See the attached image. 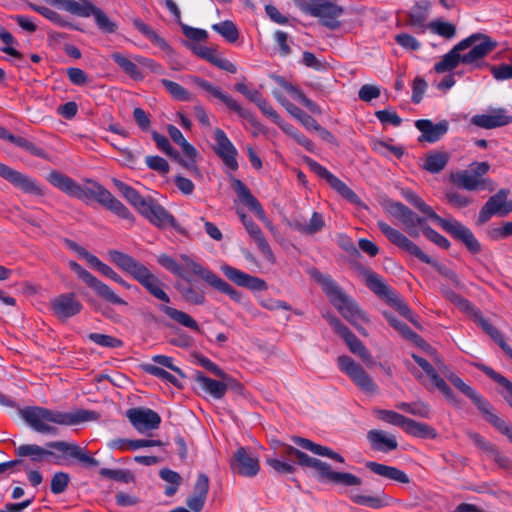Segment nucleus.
Instances as JSON below:
<instances>
[{
  "label": "nucleus",
  "mask_w": 512,
  "mask_h": 512,
  "mask_svg": "<svg viewBox=\"0 0 512 512\" xmlns=\"http://www.w3.org/2000/svg\"><path fill=\"white\" fill-rule=\"evenodd\" d=\"M47 181L70 197L82 201L94 199L117 216L131 222L134 221V216L129 209L97 182H90L92 187H83L69 176L56 170L48 174Z\"/></svg>",
  "instance_id": "obj_1"
},
{
  "label": "nucleus",
  "mask_w": 512,
  "mask_h": 512,
  "mask_svg": "<svg viewBox=\"0 0 512 512\" xmlns=\"http://www.w3.org/2000/svg\"><path fill=\"white\" fill-rule=\"evenodd\" d=\"M19 413L34 431L50 435L58 434V429L54 425L74 426L97 418L96 412L85 409L61 412L40 406L24 407Z\"/></svg>",
  "instance_id": "obj_2"
},
{
  "label": "nucleus",
  "mask_w": 512,
  "mask_h": 512,
  "mask_svg": "<svg viewBox=\"0 0 512 512\" xmlns=\"http://www.w3.org/2000/svg\"><path fill=\"white\" fill-rule=\"evenodd\" d=\"M179 259L182 264L178 263L175 259L167 254H160L157 257V262L164 269L180 278L185 279L186 271H189L193 275L201 278L213 289L229 296L236 303L241 302V292L234 289L228 282L219 277L213 271L204 267L202 264L198 263L187 254H180Z\"/></svg>",
  "instance_id": "obj_3"
},
{
  "label": "nucleus",
  "mask_w": 512,
  "mask_h": 512,
  "mask_svg": "<svg viewBox=\"0 0 512 512\" xmlns=\"http://www.w3.org/2000/svg\"><path fill=\"white\" fill-rule=\"evenodd\" d=\"M308 273L310 277L321 286L323 292L339 313L353 325L359 333L366 336L367 332L362 325L368 323L369 318L356 301L347 295L330 275L321 273L317 268H311Z\"/></svg>",
  "instance_id": "obj_4"
},
{
  "label": "nucleus",
  "mask_w": 512,
  "mask_h": 512,
  "mask_svg": "<svg viewBox=\"0 0 512 512\" xmlns=\"http://www.w3.org/2000/svg\"><path fill=\"white\" fill-rule=\"evenodd\" d=\"M420 347L434 357V362L437 367L436 370H439L460 392L470 398L484 415L486 421L501 434L505 435L512 443V426L493 412L491 404L474 388L467 385L459 376L450 371L432 347L431 349L427 348V346Z\"/></svg>",
  "instance_id": "obj_5"
},
{
  "label": "nucleus",
  "mask_w": 512,
  "mask_h": 512,
  "mask_svg": "<svg viewBox=\"0 0 512 512\" xmlns=\"http://www.w3.org/2000/svg\"><path fill=\"white\" fill-rule=\"evenodd\" d=\"M402 196L406 201H408L421 213L425 214L427 217L433 220L453 238L461 241L472 254H477L481 251V244L476 239L473 232L461 222L455 219H444L440 217L435 213L432 207L427 205L415 192L410 189L402 190Z\"/></svg>",
  "instance_id": "obj_6"
},
{
  "label": "nucleus",
  "mask_w": 512,
  "mask_h": 512,
  "mask_svg": "<svg viewBox=\"0 0 512 512\" xmlns=\"http://www.w3.org/2000/svg\"><path fill=\"white\" fill-rule=\"evenodd\" d=\"M110 260L123 272L138 281L155 298L169 303L170 298L161 288L162 283L143 263L118 250L108 252Z\"/></svg>",
  "instance_id": "obj_7"
},
{
  "label": "nucleus",
  "mask_w": 512,
  "mask_h": 512,
  "mask_svg": "<svg viewBox=\"0 0 512 512\" xmlns=\"http://www.w3.org/2000/svg\"><path fill=\"white\" fill-rule=\"evenodd\" d=\"M377 226L383 235L394 245L405 251L406 253L415 256L421 262L429 264L433 266L442 276L450 279L454 283H458V277L456 273L449 269L447 266L434 261L431 257H429L426 253H424L418 245H416L413 241L407 238L402 232L399 230L392 228L384 221H378Z\"/></svg>",
  "instance_id": "obj_8"
},
{
  "label": "nucleus",
  "mask_w": 512,
  "mask_h": 512,
  "mask_svg": "<svg viewBox=\"0 0 512 512\" xmlns=\"http://www.w3.org/2000/svg\"><path fill=\"white\" fill-rule=\"evenodd\" d=\"M464 40H468V45L465 46V50L468 48H470V50L466 53H462V63L471 65L474 68L480 67L483 58L491 53L497 46L496 41L482 33L472 34Z\"/></svg>",
  "instance_id": "obj_9"
},
{
  "label": "nucleus",
  "mask_w": 512,
  "mask_h": 512,
  "mask_svg": "<svg viewBox=\"0 0 512 512\" xmlns=\"http://www.w3.org/2000/svg\"><path fill=\"white\" fill-rule=\"evenodd\" d=\"M337 362L340 370L347 375L359 389L368 394H373L377 391V385L369 374L351 357L346 355L339 356Z\"/></svg>",
  "instance_id": "obj_10"
},
{
  "label": "nucleus",
  "mask_w": 512,
  "mask_h": 512,
  "mask_svg": "<svg viewBox=\"0 0 512 512\" xmlns=\"http://www.w3.org/2000/svg\"><path fill=\"white\" fill-rule=\"evenodd\" d=\"M68 265L70 269L76 273L78 278L81 279L90 288H92L97 293L98 296L112 304L127 305V302L120 298L118 295H116L108 285L98 280L89 271L84 269L80 264H78L75 261H69Z\"/></svg>",
  "instance_id": "obj_11"
},
{
  "label": "nucleus",
  "mask_w": 512,
  "mask_h": 512,
  "mask_svg": "<svg viewBox=\"0 0 512 512\" xmlns=\"http://www.w3.org/2000/svg\"><path fill=\"white\" fill-rule=\"evenodd\" d=\"M326 318L334 331L344 339L349 350L353 354L358 355L367 364L373 363V358L364 344L357 338L356 335L350 331V329L345 324L341 322L339 318L333 315H328Z\"/></svg>",
  "instance_id": "obj_12"
},
{
  "label": "nucleus",
  "mask_w": 512,
  "mask_h": 512,
  "mask_svg": "<svg viewBox=\"0 0 512 512\" xmlns=\"http://www.w3.org/2000/svg\"><path fill=\"white\" fill-rule=\"evenodd\" d=\"M215 144L212 146L214 153L223 161L224 165L231 171L235 172L239 165L237 161L238 151L226 133L215 128L213 131Z\"/></svg>",
  "instance_id": "obj_13"
},
{
  "label": "nucleus",
  "mask_w": 512,
  "mask_h": 512,
  "mask_svg": "<svg viewBox=\"0 0 512 512\" xmlns=\"http://www.w3.org/2000/svg\"><path fill=\"white\" fill-rule=\"evenodd\" d=\"M111 58L126 75L136 81H140L144 78V75L138 68L137 64L150 68L151 70H155L159 67L154 60L140 55H134L133 60H131L119 52H114L111 55Z\"/></svg>",
  "instance_id": "obj_14"
},
{
  "label": "nucleus",
  "mask_w": 512,
  "mask_h": 512,
  "mask_svg": "<svg viewBox=\"0 0 512 512\" xmlns=\"http://www.w3.org/2000/svg\"><path fill=\"white\" fill-rule=\"evenodd\" d=\"M343 13L344 8L330 0H315L312 17L319 18L320 23L330 30H336L341 26L339 18Z\"/></svg>",
  "instance_id": "obj_15"
},
{
  "label": "nucleus",
  "mask_w": 512,
  "mask_h": 512,
  "mask_svg": "<svg viewBox=\"0 0 512 512\" xmlns=\"http://www.w3.org/2000/svg\"><path fill=\"white\" fill-rule=\"evenodd\" d=\"M126 417L140 433L158 429L161 423L160 415L150 408H131L127 410Z\"/></svg>",
  "instance_id": "obj_16"
},
{
  "label": "nucleus",
  "mask_w": 512,
  "mask_h": 512,
  "mask_svg": "<svg viewBox=\"0 0 512 512\" xmlns=\"http://www.w3.org/2000/svg\"><path fill=\"white\" fill-rule=\"evenodd\" d=\"M233 472L245 477H254L260 470L258 458L248 449L239 447L230 461Z\"/></svg>",
  "instance_id": "obj_17"
},
{
  "label": "nucleus",
  "mask_w": 512,
  "mask_h": 512,
  "mask_svg": "<svg viewBox=\"0 0 512 512\" xmlns=\"http://www.w3.org/2000/svg\"><path fill=\"white\" fill-rule=\"evenodd\" d=\"M220 378L222 381L209 378L200 371L195 373V381L199 384L200 388L214 399L223 398L228 389L238 386V383L227 373H225L224 377Z\"/></svg>",
  "instance_id": "obj_18"
},
{
  "label": "nucleus",
  "mask_w": 512,
  "mask_h": 512,
  "mask_svg": "<svg viewBox=\"0 0 512 512\" xmlns=\"http://www.w3.org/2000/svg\"><path fill=\"white\" fill-rule=\"evenodd\" d=\"M388 211L402 222L411 237L417 238L419 236L418 227L423 229V226H426L424 218L419 217L401 202H391Z\"/></svg>",
  "instance_id": "obj_19"
},
{
  "label": "nucleus",
  "mask_w": 512,
  "mask_h": 512,
  "mask_svg": "<svg viewBox=\"0 0 512 512\" xmlns=\"http://www.w3.org/2000/svg\"><path fill=\"white\" fill-rule=\"evenodd\" d=\"M0 177L9 181L12 185L25 193L34 194L37 196H43L45 194L43 188L40 187L36 181L1 162Z\"/></svg>",
  "instance_id": "obj_20"
},
{
  "label": "nucleus",
  "mask_w": 512,
  "mask_h": 512,
  "mask_svg": "<svg viewBox=\"0 0 512 512\" xmlns=\"http://www.w3.org/2000/svg\"><path fill=\"white\" fill-rule=\"evenodd\" d=\"M471 123L483 129H495L512 123V115L506 108L488 109L486 113L472 116Z\"/></svg>",
  "instance_id": "obj_21"
},
{
  "label": "nucleus",
  "mask_w": 512,
  "mask_h": 512,
  "mask_svg": "<svg viewBox=\"0 0 512 512\" xmlns=\"http://www.w3.org/2000/svg\"><path fill=\"white\" fill-rule=\"evenodd\" d=\"M77 16L83 18L93 16L98 29L106 34H113L118 29L117 23L109 18L101 8L94 5L90 0H82Z\"/></svg>",
  "instance_id": "obj_22"
},
{
  "label": "nucleus",
  "mask_w": 512,
  "mask_h": 512,
  "mask_svg": "<svg viewBox=\"0 0 512 512\" xmlns=\"http://www.w3.org/2000/svg\"><path fill=\"white\" fill-rule=\"evenodd\" d=\"M139 213L158 228L176 225L174 216L152 197H147V203Z\"/></svg>",
  "instance_id": "obj_23"
},
{
  "label": "nucleus",
  "mask_w": 512,
  "mask_h": 512,
  "mask_svg": "<svg viewBox=\"0 0 512 512\" xmlns=\"http://www.w3.org/2000/svg\"><path fill=\"white\" fill-rule=\"evenodd\" d=\"M221 271L230 281L240 287L248 288L252 291H263L267 289V284L263 279L251 276L230 265H222Z\"/></svg>",
  "instance_id": "obj_24"
},
{
  "label": "nucleus",
  "mask_w": 512,
  "mask_h": 512,
  "mask_svg": "<svg viewBox=\"0 0 512 512\" xmlns=\"http://www.w3.org/2000/svg\"><path fill=\"white\" fill-rule=\"evenodd\" d=\"M415 127L421 132L419 142L435 143L448 132L449 123L442 120L434 124L429 119H419L415 121Z\"/></svg>",
  "instance_id": "obj_25"
},
{
  "label": "nucleus",
  "mask_w": 512,
  "mask_h": 512,
  "mask_svg": "<svg viewBox=\"0 0 512 512\" xmlns=\"http://www.w3.org/2000/svg\"><path fill=\"white\" fill-rule=\"evenodd\" d=\"M47 448L55 449L59 452L68 454L70 457L77 459L85 467H97L100 465L99 461L94 457L87 454L80 446L70 444L65 441H53L46 444Z\"/></svg>",
  "instance_id": "obj_26"
},
{
  "label": "nucleus",
  "mask_w": 512,
  "mask_h": 512,
  "mask_svg": "<svg viewBox=\"0 0 512 512\" xmlns=\"http://www.w3.org/2000/svg\"><path fill=\"white\" fill-rule=\"evenodd\" d=\"M239 215L246 231L254 240L263 256L266 258L267 261L274 263L275 256L272 252L269 243L265 239L260 227L252 220V218L248 217L246 214L241 213Z\"/></svg>",
  "instance_id": "obj_27"
},
{
  "label": "nucleus",
  "mask_w": 512,
  "mask_h": 512,
  "mask_svg": "<svg viewBox=\"0 0 512 512\" xmlns=\"http://www.w3.org/2000/svg\"><path fill=\"white\" fill-rule=\"evenodd\" d=\"M320 478L335 484H342L344 486H359L362 480L354 474L348 472H335L331 466L323 461H320L315 469Z\"/></svg>",
  "instance_id": "obj_28"
},
{
  "label": "nucleus",
  "mask_w": 512,
  "mask_h": 512,
  "mask_svg": "<svg viewBox=\"0 0 512 512\" xmlns=\"http://www.w3.org/2000/svg\"><path fill=\"white\" fill-rule=\"evenodd\" d=\"M509 190L501 189L491 196L479 212V222H487L494 214L506 215Z\"/></svg>",
  "instance_id": "obj_29"
},
{
  "label": "nucleus",
  "mask_w": 512,
  "mask_h": 512,
  "mask_svg": "<svg viewBox=\"0 0 512 512\" xmlns=\"http://www.w3.org/2000/svg\"><path fill=\"white\" fill-rule=\"evenodd\" d=\"M54 313L60 319H67L78 314L82 309V304L72 293L62 294L54 298L51 302Z\"/></svg>",
  "instance_id": "obj_30"
},
{
  "label": "nucleus",
  "mask_w": 512,
  "mask_h": 512,
  "mask_svg": "<svg viewBox=\"0 0 512 512\" xmlns=\"http://www.w3.org/2000/svg\"><path fill=\"white\" fill-rule=\"evenodd\" d=\"M231 184L239 199L261 220L266 221L265 211L260 202L252 195L249 188L239 179L232 178Z\"/></svg>",
  "instance_id": "obj_31"
},
{
  "label": "nucleus",
  "mask_w": 512,
  "mask_h": 512,
  "mask_svg": "<svg viewBox=\"0 0 512 512\" xmlns=\"http://www.w3.org/2000/svg\"><path fill=\"white\" fill-rule=\"evenodd\" d=\"M412 358L423 369L432 384L450 401L454 400V393L446 382L439 376L435 367H433L426 359L416 354H412Z\"/></svg>",
  "instance_id": "obj_32"
},
{
  "label": "nucleus",
  "mask_w": 512,
  "mask_h": 512,
  "mask_svg": "<svg viewBox=\"0 0 512 512\" xmlns=\"http://www.w3.org/2000/svg\"><path fill=\"white\" fill-rule=\"evenodd\" d=\"M467 42L468 40H462L455 45L439 62L435 64L434 70L437 73H445L456 68L459 63H462L461 52L465 50V46L468 45Z\"/></svg>",
  "instance_id": "obj_33"
},
{
  "label": "nucleus",
  "mask_w": 512,
  "mask_h": 512,
  "mask_svg": "<svg viewBox=\"0 0 512 512\" xmlns=\"http://www.w3.org/2000/svg\"><path fill=\"white\" fill-rule=\"evenodd\" d=\"M367 438L372 449L376 451L389 452L397 449L398 447V442L395 436L387 434L382 430H370L367 434Z\"/></svg>",
  "instance_id": "obj_34"
},
{
  "label": "nucleus",
  "mask_w": 512,
  "mask_h": 512,
  "mask_svg": "<svg viewBox=\"0 0 512 512\" xmlns=\"http://www.w3.org/2000/svg\"><path fill=\"white\" fill-rule=\"evenodd\" d=\"M366 467L371 472H373L379 476H382L384 478H387V479H390V480H393V481H396L399 483H404V484L410 482L408 475L404 471H402L394 466H388L385 464H380L377 462L369 461L366 463Z\"/></svg>",
  "instance_id": "obj_35"
},
{
  "label": "nucleus",
  "mask_w": 512,
  "mask_h": 512,
  "mask_svg": "<svg viewBox=\"0 0 512 512\" xmlns=\"http://www.w3.org/2000/svg\"><path fill=\"white\" fill-rule=\"evenodd\" d=\"M292 440L296 445L312 452L313 454L331 458L339 463L344 462V458L339 453L334 452L332 449H330L327 446H322V445L316 444L309 439L298 437V436L293 437Z\"/></svg>",
  "instance_id": "obj_36"
},
{
  "label": "nucleus",
  "mask_w": 512,
  "mask_h": 512,
  "mask_svg": "<svg viewBox=\"0 0 512 512\" xmlns=\"http://www.w3.org/2000/svg\"><path fill=\"white\" fill-rule=\"evenodd\" d=\"M350 499L353 503L366 506L372 509H381L389 505L390 498L383 492L376 495H363L351 493Z\"/></svg>",
  "instance_id": "obj_37"
},
{
  "label": "nucleus",
  "mask_w": 512,
  "mask_h": 512,
  "mask_svg": "<svg viewBox=\"0 0 512 512\" xmlns=\"http://www.w3.org/2000/svg\"><path fill=\"white\" fill-rule=\"evenodd\" d=\"M365 284L371 291L386 301L395 293V291L384 282L382 277L372 271L365 273Z\"/></svg>",
  "instance_id": "obj_38"
},
{
  "label": "nucleus",
  "mask_w": 512,
  "mask_h": 512,
  "mask_svg": "<svg viewBox=\"0 0 512 512\" xmlns=\"http://www.w3.org/2000/svg\"><path fill=\"white\" fill-rule=\"evenodd\" d=\"M159 308L163 313H165L171 320L175 321L176 323L186 328H189L195 332L201 331L197 321L186 312H183L181 310H178L167 305H160Z\"/></svg>",
  "instance_id": "obj_39"
},
{
  "label": "nucleus",
  "mask_w": 512,
  "mask_h": 512,
  "mask_svg": "<svg viewBox=\"0 0 512 512\" xmlns=\"http://www.w3.org/2000/svg\"><path fill=\"white\" fill-rule=\"evenodd\" d=\"M114 186L117 190L122 194V196L132 205L134 206L138 212H140L143 207L147 203V197H143L140 193L135 190L133 187L128 184L118 180L113 179Z\"/></svg>",
  "instance_id": "obj_40"
},
{
  "label": "nucleus",
  "mask_w": 512,
  "mask_h": 512,
  "mask_svg": "<svg viewBox=\"0 0 512 512\" xmlns=\"http://www.w3.org/2000/svg\"><path fill=\"white\" fill-rule=\"evenodd\" d=\"M389 324L394 327L397 331L401 333V335L412 341L417 346H427V348L431 349V346L425 342V340L420 337L417 333H415L407 324L401 322L396 319L393 315L389 313H384Z\"/></svg>",
  "instance_id": "obj_41"
},
{
  "label": "nucleus",
  "mask_w": 512,
  "mask_h": 512,
  "mask_svg": "<svg viewBox=\"0 0 512 512\" xmlns=\"http://www.w3.org/2000/svg\"><path fill=\"white\" fill-rule=\"evenodd\" d=\"M277 81L285 89V91H287L294 99L304 105L311 113L321 114L319 105L307 98L298 87L285 81L283 78H278Z\"/></svg>",
  "instance_id": "obj_42"
},
{
  "label": "nucleus",
  "mask_w": 512,
  "mask_h": 512,
  "mask_svg": "<svg viewBox=\"0 0 512 512\" xmlns=\"http://www.w3.org/2000/svg\"><path fill=\"white\" fill-rule=\"evenodd\" d=\"M277 81L285 89V91H287L294 99L304 105L311 113L321 114L319 105L307 98L298 87L285 81L283 78H278Z\"/></svg>",
  "instance_id": "obj_43"
},
{
  "label": "nucleus",
  "mask_w": 512,
  "mask_h": 512,
  "mask_svg": "<svg viewBox=\"0 0 512 512\" xmlns=\"http://www.w3.org/2000/svg\"><path fill=\"white\" fill-rule=\"evenodd\" d=\"M277 81L285 89V91H287L294 99L304 105L311 113L321 114L319 105L307 98L298 87L285 81L283 78H278Z\"/></svg>",
  "instance_id": "obj_44"
},
{
  "label": "nucleus",
  "mask_w": 512,
  "mask_h": 512,
  "mask_svg": "<svg viewBox=\"0 0 512 512\" xmlns=\"http://www.w3.org/2000/svg\"><path fill=\"white\" fill-rule=\"evenodd\" d=\"M450 155L445 151H433L427 154L422 168L432 174L441 172L447 165Z\"/></svg>",
  "instance_id": "obj_45"
},
{
  "label": "nucleus",
  "mask_w": 512,
  "mask_h": 512,
  "mask_svg": "<svg viewBox=\"0 0 512 512\" xmlns=\"http://www.w3.org/2000/svg\"><path fill=\"white\" fill-rule=\"evenodd\" d=\"M132 23L134 28L144 35L150 42L164 51L171 50L170 45L160 37L150 25L144 23L140 18L133 19Z\"/></svg>",
  "instance_id": "obj_46"
},
{
  "label": "nucleus",
  "mask_w": 512,
  "mask_h": 512,
  "mask_svg": "<svg viewBox=\"0 0 512 512\" xmlns=\"http://www.w3.org/2000/svg\"><path fill=\"white\" fill-rule=\"evenodd\" d=\"M16 454L20 457H30L34 462H42L46 457L54 455L49 449L36 444L20 445L16 448Z\"/></svg>",
  "instance_id": "obj_47"
},
{
  "label": "nucleus",
  "mask_w": 512,
  "mask_h": 512,
  "mask_svg": "<svg viewBox=\"0 0 512 512\" xmlns=\"http://www.w3.org/2000/svg\"><path fill=\"white\" fill-rule=\"evenodd\" d=\"M26 4L30 10L40 14L41 16H43L44 18H46L53 24H56L60 27H71L72 26L67 20H65V18L61 14H59L58 12H56L55 10H53L51 8H48L46 6L39 5L36 3H32L29 1Z\"/></svg>",
  "instance_id": "obj_48"
},
{
  "label": "nucleus",
  "mask_w": 512,
  "mask_h": 512,
  "mask_svg": "<svg viewBox=\"0 0 512 512\" xmlns=\"http://www.w3.org/2000/svg\"><path fill=\"white\" fill-rule=\"evenodd\" d=\"M473 365L507 390L508 395L505 399L512 408V382L485 364L474 363Z\"/></svg>",
  "instance_id": "obj_49"
},
{
  "label": "nucleus",
  "mask_w": 512,
  "mask_h": 512,
  "mask_svg": "<svg viewBox=\"0 0 512 512\" xmlns=\"http://www.w3.org/2000/svg\"><path fill=\"white\" fill-rule=\"evenodd\" d=\"M404 431L412 436L426 439H434L437 436L436 430L430 425L409 418Z\"/></svg>",
  "instance_id": "obj_50"
},
{
  "label": "nucleus",
  "mask_w": 512,
  "mask_h": 512,
  "mask_svg": "<svg viewBox=\"0 0 512 512\" xmlns=\"http://www.w3.org/2000/svg\"><path fill=\"white\" fill-rule=\"evenodd\" d=\"M167 131L170 138L181 147L182 152L186 157H193L198 155V152L194 146H192L185 139L182 132L176 126L168 125Z\"/></svg>",
  "instance_id": "obj_51"
},
{
  "label": "nucleus",
  "mask_w": 512,
  "mask_h": 512,
  "mask_svg": "<svg viewBox=\"0 0 512 512\" xmlns=\"http://www.w3.org/2000/svg\"><path fill=\"white\" fill-rule=\"evenodd\" d=\"M207 92L210 93L213 97L219 99L230 110L238 113L240 116L244 117L246 115V111L238 104V102L234 100L231 96L222 92V90L219 87H216L210 83Z\"/></svg>",
  "instance_id": "obj_52"
},
{
  "label": "nucleus",
  "mask_w": 512,
  "mask_h": 512,
  "mask_svg": "<svg viewBox=\"0 0 512 512\" xmlns=\"http://www.w3.org/2000/svg\"><path fill=\"white\" fill-rule=\"evenodd\" d=\"M207 92L210 93L213 97L219 99L230 110L238 113L240 116L244 117L246 115V111L238 104V102L234 100L231 96L222 92V90L219 87H216L210 83Z\"/></svg>",
  "instance_id": "obj_53"
},
{
  "label": "nucleus",
  "mask_w": 512,
  "mask_h": 512,
  "mask_svg": "<svg viewBox=\"0 0 512 512\" xmlns=\"http://www.w3.org/2000/svg\"><path fill=\"white\" fill-rule=\"evenodd\" d=\"M207 92L210 93L213 97L219 99L230 110L238 113L240 116L244 117L246 115V111L238 104V102L234 100L231 96L222 92V90L219 87H216L210 83Z\"/></svg>",
  "instance_id": "obj_54"
},
{
  "label": "nucleus",
  "mask_w": 512,
  "mask_h": 512,
  "mask_svg": "<svg viewBox=\"0 0 512 512\" xmlns=\"http://www.w3.org/2000/svg\"><path fill=\"white\" fill-rule=\"evenodd\" d=\"M178 291L185 302L193 305H203L206 301L205 293L191 284L178 286Z\"/></svg>",
  "instance_id": "obj_55"
},
{
  "label": "nucleus",
  "mask_w": 512,
  "mask_h": 512,
  "mask_svg": "<svg viewBox=\"0 0 512 512\" xmlns=\"http://www.w3.org/2000/svg\"><path fill=\"white\" fill-rule=\"evenodd\" d=\"M328 184L350 203L355 205L361 204L359 196L335 175L328 181Z\"/></svg>",
  "instance_id": "obj_56"
},
{
  "label": "nucleus",
  "mask_w": 512,
  "mask_h": 512,
  "mask_svg": "<svg viewBox=\"0 0 512 512\" xmlns=\"http://www.w3.org/2000/svg\"><path fill=\"white\" fill-rule=\"evenodd\" d=\"M212 29L220 34L229 43H234L239 38L238 28L230 20H225L220 23L213 24Z\"/></svg>",
  "instance_id": "obj_57"
},
{
  "label": "nucleus",
  "mask_w": 512,
  "mask_h": 512,
  "mask_svg": "<svg viewBox=\"0 0 512 512\" xmlns=\"http://www.w3.org/2000/svg\"><path fill=\"white\" fill-rule=\"evenodd\" d=\"M11 143L15 144L19 148L24 149L25 151L29 152L31 155L42 158V159H49L48 153L42 149L41 147L37 146L35 143L29 141L28 139L20 136H14L12 137Z\"/></svg>",
  "instance_id": "obj_58"
},
{
  "label": "nucleus",
  "mask_w": 512,
  "mask_h": 512,
  "mask_svg": "<svg viewBox=\"0 0 512 512\" xmlns=\"http://www.w3.org/2000/svg\"><path fill=\"white\" fill-rule=\"evenodd\" d=\"M159 475L161 479L170 484L165 488V495L168 497L173 496L177 492L178 487L181 484V476L177 472L168 468L160 470Z\"/></svg>",
  "instance_id": "obj_59"
},
{
  "label": "nucleus",
  "mask_w": 512,
  "mask_h": 512,
  "mask_svg": "<svg viewBox=\"0 0 512 512\" xmlns=\"http://www.w3.org/2000/svg\"><path fill=\"white\" fill-rule=\"evenodd\" d=\"M397 407L407 413H410L415 416H419L422 418H430L431 410L430 406L425 402L418 401L413 403L402 402L397 405Z\"/></svg>",
  "instance_id": "obj_60"
},
{
  "label": "nucleus",
  "mask_w": 512,
  "mask_h": 512,
  "mask_svg": "<svg viewBox=\"0 0 512 512\" xmlns=\"http://www.w3.org/2000/svg\"><path fill=\"white\" fill-rule=\"evenodd\" d=\"M161 83L174 99L178 101L191 100L190 93L180 84L168 79H161Z\"/></svg>",
  "instance_id": "obj_61"
},
{
  "label": "nucleus",
  "mask_w": 512,
  "mask_h": 512,
  "mask_svg": "<svg viewBox=\"0 0 512 512\" xmlns=\"http://www.w3.org/2000/svg\"><path fill=\"white\" fill-rule=\"evenodd\" d=\"M481 182V179L477 178V175H473L470 171H462L455 178V183L458 186L470 191L476 190Z\"/></svg>",
  "instance_id": "obj_62"
},
{
  "label": "nucleus",
  "mask_w": 512,
  "mask_h": 512,
  "mask_svg": "<svg viewBox=\"0 0 512 512\" xmlns=\"http://www.w3.org/2000/svg\"><path fill=\"white\" fill-rule=\"evenodd\" d=\"M279 127L288 135H290L295 141L303 146L306 150L312 152L314 150V144L306 136L297 131L292 125L282 121V125Z\"/></svg>",
  "instance_id": "obj_63"
},
{
  "label": "nucleus",
  "mask_w": 512,
  "mask_h": 512,
  "mask_svg": "<svg viewBox=\"0 0 512 512\" xmlns=\"http://www.w3.org/2000/svg\"><path fill=\"white\" fill-rule=\"evenodd\" d=\"M377 417L389 424L401 427L405 430L408 418L392 410H377Z\"/></svg>",
  "instance_id": "obj_64"
}]
</instances>
